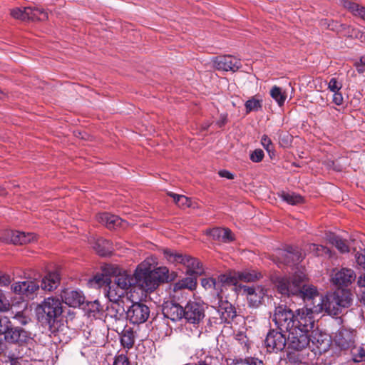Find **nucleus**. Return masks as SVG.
<instances>
[{
  "mask_svg": "<svg viewBox=\"0 0 365 365\" xmlns=\"http://www.w3.org/2000/svg\"><path fill=\"white\" fill-rule=\"evenodd\" d=\"M287 332L288 333L287 336V344L291 349L302 350L309 345L310 341L314 344L315 343L314 341L311 339L312 334L305 333V331L301 329L292 327Z\"/></svg>",
  "mask_w": 365,
  "mask_h": 365,
  "instance_id": "7",
  "label": "nucleus"
},
{
  "mask_svg": "<svg viewBox=\"0 0 365 365\" xmlns=\"http://www.w3.org/2000/svg\"><path fill=\"white\" fill-rule=\"evenodd\" d=\"M294 328L301 329L305 331V333L311 334L314 332V331H313L314 325L313 314L309 311V309L306 308L298 309L294 314Z\"/></svg>",
  "mask_w": 365,
  "mask_h": 365,
  "instance_id": "8",
  "label": "nucleus"
},
{
  "mask_svg": "<svg viewBox=\"0 0 365 365\" xmlns=\"http://www.w3.org/2000/svg\"><path fill=\"white\" fill-rule=\"evenodd\" d=\"M185 320L193 324H199L205 317L204 307L200 302L190 301L183 309Z\"/></svg>",
  "mask_w": 365,
  "mask_h": 365,
  "instance_id": "11",
  "label": "nucleus"
},
{
  "mask_svg": "<svg viewBox=\"0 0 365 365\" xmlns=\"http://www.w3.org/2000/svg\"><path fill=\"white\" fill-rule=\"evenodd\" d=\"M205 233L212 237L213 240L218 242H227L228 240V230L226 229L215 227L206 230Z\"/></svg>",
  "mask_w": 365,
  "mask_h": 365,
  "instance_id": "30",
  "label": "nucleus"
},
{
  "mask_svg": "<svg viewBox=\"0 0 365 365\" xmlns=\"http://www.w3.org/2000/svg\"><path fill=\"white\" fill-rule=\"evenodd\" d=\"M38 320L45 321L48 324L53 323L63 312L62 302L57 298H46L36 309Z\"/></svg>",
  "mask_w": 365,
  "mask_h": 365,
  "instance_id": "3",
  "label": "nucleus"
},
{
  "mask_svg": "<svg viewBox=\"0 0 365 365\" xmlns=\"http://www.w3.org/2000/svg\"><path fill=\"white\" fill-rule=\"evenodd\" d=\"M232 365H249L248 359H240L234 361Z\"/></svg>",
  "mask_w": 365,
  "mask_h": 365,
  "instance_id": "59",
  "label": "nucleus"
},
{
  "mask_svg": "<svg viewBox=\"0 0 365 365\" xmlns=\"http://www.w3.org/2000/svg\"><path fill=\"white\" fill-rule=\"evenodd\" d=\"M153 277L155 278L158 283L160 284L168 279V269L165 267H160L156 269H152Z\"/></svg>",
  "mask_w": 365,
  "mask_h": 365,
  "instance_id": "35",
  "label": "nucleus"
},
{
  "mask_svg": "<svg viewBox=\"0 0 365 365\" xmlns=\"http://www.w3.org/2000/svg\"><path fill=\"white\" fill-rule=\"evenodd\" d=\"M110 304L107 307V316L120 320L123 317L124 308L123 302H110Z\"/></svg>",
  "mask_w": 365,
  "mask_h": 365,
  "instance_id": "27",
  "label": "nucleus"
},
{
  "mask_svg": "<svg viewBox=\"0 0 365 365\" xmlns=\"http://www.w3.org/2000/svg\"><path fill=\"white\" fill-rule=\"evenodd\" d=\"M355 278L354 272L347 268L334 269L331 276L332 283L339 287H348L354 281Z\"/></svg>",
  "mask_w": 365,
  "mask_h": 365,
  "instance_id": "15",
  "label": "nucleus"
},
{
  "mask_svg": "<svg viewBox=\"0 0 365 365\" xmlns=\"http://www.w3.org/2000/svg\"><path fill=\"white\" fill-rule=\"evenodd\" d=\"M97 219L99 222L104 225L109 229L121 226L123 223V220L118 216L107 212L98 214Z\"/></svg>",
  "mask_w": 365,
  "mask_h": 365,
  "instance_id": "25",
  "label": "nucleus"
},
{
  "mask_svg": "<svg viewBox=\"0 0 365 365\" xmlns=\"http://www.w3.org/2000/svg\"><path fill=\"white\" fill-rule=\"evenodd\" d=\"M183 307L173 302H166L163 306V314L172 321H178L182 318Z\"/></svg>",
  "mask_w": 365,
  "mask_h": 365,
  "instance_id": "21",
  "label": "nucleus"
},
{
  "mask_svg": "<svg viewBox=\"0 0 365 365\" xmlns=\"http://www.w3.org/2000/svg\"><path fill=\"white\" fill-rule=\"evenodd\" d=\"M29 21H46L48 19V13L43 9L27 7Z\"/></svg>",
  "mask_w": 365,
  "mask_h": 365,
  "instance_id": "31",
  "label": "nucleus"
},
{
  "mask_svg": "<svg viewBox=\"0 0 365 365\" xmlns=\"http://www.w3.org/2000/svg\"><path fill=\"white\" fill-rule=\"evenodd\" d=\"M261 143L262 146L268 151L270 152V147L272 145V141L270 138L267 136L264 135L262 137Z\"/></svg>",
  "mask_w": 365,
  "mask_h": 365,
  "instance_id": "55",
  "label": "nucleus"
},
{
  "mask_svg": "<svg viewBox=\"0 0 365 365\" xmlns=\"http://www.w3.org/2000/svg\"><path fill=\"white\" fill-rule=\"evenodd\" d=\"M88 306V312L92 314L93 317H95L96 314H99L103 310V307L98 300L90 302Z\"/></svg>",
  "mask_w": 365,
  "mask_h": 365,
  "instance_id": "44",
  "label": "nucleus"
},
{
  "mask_svg": "<svg viewBox=\"0 0 365 365\" xmlns=\"http://www.w3.org/2000/svg\"><path fill=\"white\" fill-rule=\"evenodd\" d=\"M11 282V278L9 274H0V286L7 287Z\"/></svg>",
  "mask_w": 365,
  "mask_h": 365,
  "instance_id": "53",
  "label": "nucleus"
},
{
  "mask_svg": "<svg viewBox=\"0 0 365 365\" xmlns=\"http://www.w3.org/2000/svg\"><path fill=\"white\" fill-rule=\"evenodd\" d=\"M248 363L249 365H263L261 360L255 358L248 359Z\"/></svg>",
  "mask_w": 365,
  "mask_h": 365,
  "instance_id": "58",
  "label": "nucleus"
},
{
  "mask_svg": "<svg viewBox=\"0 0 365 365\" xmlns=\"http://www.w3.org/2000/svg\"><path fill=\"white\" fill-rule=\"evenodd\" d=\"M262 99L257 96H254L247 101L245 108L247 113L252 111H258L262 108Z\"/></svg>",
  "mask_w": 365,
  "mask_h": 365,
  "instance_id": "37",
  "label": "nucleus"
},
{
  "mask_svg": "<svg viewBox=\"0 0 365 365\" xmlns=\"http://www.w3.org/2000/svg\"><path fill=\"white\" fill-rule=\"evenodd\" d=\"M198 276H190L179 280L174 284V290L182 289H193L197 285V278Z\"/></svg>",
  "mask_w": 365,
  "mask_h": 365,
  "instance_id": "29",
  "label": "nucleus"
},
{
  "mask_svg": "<svg viewBox=\"0 0 365 365\" xmlns=\"http://www.w3.org/2000/svg\"><path fill=\"white\" fill-rule=\"evenodd\" d=\"M263 158L264 152L261 149H256L250 154V159L255 163L260 162Z\"/></svg>",
  "mask_w": 365,
  "mask_h": 365,
  "instance_id": "50",
  "label": "nucleus"
},
{
  "mask_svg": "<svg viewBox=\"0 0 365 365\" xmlns=\"http://www.w3.org/2000/svg\"><path fill=\"white\" fill-rule=\"evenodd\" d=\"M274 261L276 263L289 264L291 263H297L301 261L302 257L297 250L291 248L290 250H278L274 255Z\"/></svg>",
  "mask_w": 365,
  "mask_h": 365,
  "instance_id": "19",
  "label": "nucleus"
},
{
  "mask_svg": "<svg viewBox=\"0 0 365 365\" xmlns=\"http://www.w3.org/2000/svg\"><path fill=\"white\" fill-rule=\"evenodd\" d=\"M120 342L123 347L127 349L132 348L135 343L134 331L131 329L123 330L120 337Z\"/></svg>",
  "mask_w": 365,
  "mask_h": 365,
  "instance_id": "32",
  "label": "nucleus"
},
{
  "mask_svg": "<svg viewBox=\"0 0 365 365\" xmlns=\"http://www.w3.org/2000/svg\"><path fill=\"white\" fill-rule=\"evenodd\" d=\"M14 319L17 320L19 324L25 325L28 322V318L22 312H17L14 316Z\"/></svg>",
  "mask_w": 365,
  "mask_h": 365,
  "instance_id": "52",
  "label": "nucleus"
},
{
  "mask_svg": "<svg viewBox=\"0 0 365 365\" xmlns=\"http://www.w3.org/2000/svg\"><path fill=\"white\" fill-rule=\"evenodd\" d=\"M271 97L277 103L279 106H282L287 99V94L282 89L274 86L270 90Z\"/></svg>",
  "mask_w": 365,
  "mask_h": 365,
  "instance_id": "33",
  "label": "nucleus"
},
{
  "mask_svg": "<svg viewBox=\"0 0 365 365\" xmlns=\"http://www.w3.org/2000/svg\"><path fill=\"white\" fill-rule=\"evenodd\" d=\"M11 16L18 20L21 21H29V14L27 11V7L20 8L16 7L11 10Z\"/></svg>",
  "mask_w": 365,
  "mask_h": 365,
  "instance_id": "39",
  "label": "nucleus"
},
{
  "mask_svg": "<svg viewBox=\"0 0 365 365\" xmlns=\"http://www.w3.org/2000/svg\"><path fill=\"white\" fill-rule=\"evenodd\" d=\"M113 365H130V364L128 356L121 354L115 356Z\"/></svg>",
  "mask_w": 365,
  "mask_h": 365,
  "instance_id": "46",
  "label": "nucleus"
},
{
  "mask_svg": "<svg viewBox=\"0 0 365 365\" xmlns=\"http://www.w3.org/2000/svg\"><path fill=\"white\" fill-rule=\"evenodd\" d=\"M93 250L101 256H106L112 252L111 242L103 238L93 240L91 242Z\"/></svg>",
  "mask_w": 365,
  "mask_h": 365,
  "instance_id": "26",
  "label": "nucleus"
},
{
  "mask_svg": "<svg viewBox=\"0 0 365 365\" xmlns=\"http://www.w3.org/2000/svg\"><path fill=\"white\" fill-rule=\"evenodd\" d=\"M351 303L350 292L346 289H338L334 294L326 295L325 312L329 315H337L342 308Z\"/></svg>",
  "mask_w": 365,
  "mask_h": 365,
  "instance_id": "4",
  "label": "nucleus"
},
{
  "mask_svg": "<svg viewBox=\"0 0 365 365\" xmlns=\"http://www.w3.org/2000/svg\"><path fill=\"white\" fill-rule=\"evenodd\" d=\"M10 326V320L9 317L5 316H0V335L4 334L6 330Z\"/></svg>",
  "mask_w": 365,
  "mask_h": 365,
  "instance_id": "49",
  "label": "nucleus"
},
{
  "mask_svg": "<svg viewBox=\"0 0 365 365\" xmlns=\"http://www.w3.org/2000/svg\"><path fill=\"white\" fill-rule=\"evenodd\" d=\"M163 253L169 262L182 264L186 274L190 276H200L205 272L202 264L197 258L174 252L170 250H165Z\"/></svg>",
  "mask_w": 365,
  "mask_h": 365,
  "instance_id": "2",
  "label": "nucleus"
},
{
  "mask_svg": "<svg viewBox=\"0 0 365 365\" xmlns=\"http://www.w3.org/2000/svg\"><path fill=\"white\" fill-rule=\"evenodd\" d=\"M354 66L359 73H362L365 71V66L361 64L359 61H355Z\"/></svg>",
  "mask_w": 365,
  "mask_h": 365,
  "instance_id": "57",
  "label": "nucleus"
},
{
  "mask_svg": "<svg viewBox=\"0 0 365 365\" xmlns=\"http://www.w3.org/2000/svg\"><path fill=\"white\" fill-rule=\"evenodd\" d=\"M261 277L260 274H257L256 272H242L239 277L241 280H243L245 282H252L257 279H259Z\"/></svg>",
  "mask_w": 365,
  "mask_h": 365,
  "instance_id": "45",
  "label": "nucleus"
},
{
  "mask_svg": "<svg viewBox=\"0 0 365 365\" xmlns=\"http://www.w3.org/2000/svg\"><path fill=\"white\" fill-rule=\"evenodd\" d=\"M127 319L133 324H140L147 321L150 316L149 307L140 302L133 303L126 312Z\"/></svg>",
  "mask_w": 365,
  "mask_h": 365,
  "instance_id": "9",
  "label": "nucleus"
},
{
  "mask_svg": "<svg viewBox=\"0 0 365 365\" xmlns=\"http://www.w3.org/2000/svg\"><path fill=\"white\" fill-rule=\"evenodd\" d=\"M40 285L36 280L19 282L11 285V290L29 299H33Z\"/></svg>",
  "mask_w": 365,
  "mask_h": 365,
  "instance_id": "13",
  "label": "nucleus"
},
{
  "mask_svg": "<svg viewBox=\"0 0 365 365\" xmlns=\"http://www.w3.org/2000/svg\"><path fill=\"white\" fill-rule=\"evenodd\" d=\"M240 291L246 294L249 304L251 307H258L263 297L265 295L266 291L261 286L257 287H240Z\"/></svg>",
  "mask_w": 365,
  "mask_h": 365,
  "instance_id": "18",
  "label": "nucleus"
},
{
  "mask_svg": "<svg viewBox=\"0 0 365 365\" xmlns=\"http://www.w3.org/2000/svg\"><path fill=\"white\" fill-rule=\"evenodd\" d=\"M358 284L359 287H365V273L359 278Z\"/></svg>",
  "mask_w": 365,
  "mask_h": 365,
  "instance_id": "61",
  "label": "nucleus"
},
{
  "mask_svg": "<svg viewBox=\"0 0 365 365\" xmlns=\"http://www.w3.org/2000/svg\"><path fill=\"white\" fill-rule=\"evenodd\" d=\"M342 88L341 83L339 82L335 78H331L328 83V88L333 93L339 91Z\"/></svg>",
  "mask_w": 365,
  "mask_h": 365,
  "instance_id": "47",
  "label": "nucleus"
},
{
  "mask_svg": "<svg viewBox=\"0 0 365 365\" xmlns=\"http://www.w3.org/2000/svg\"><path fill=\"white\" fill-rule=\"evenodd\" d=\"M62 301L67 305L72 307L81 306L83 302L85 297L80 291L66 289L61 293Z\"/></svg>",
  "mask_w": 365,
  "mask_h": 365,
  "instance_id": "22",
  "label": "nucleus"
},
{
  "mask_svg": "<svg viewBox=\"0 0 365 365\" xmlns=\"http://www.w3.org/2000/svg\"><path fill=\"white\" fill-rule=\"evenodd\" d=\"M329 242L341 253H346L349 252V246L347 242L339 237L332 236L329 238Z\"/></svg>",
  "mask_w": 365,
  "mask_h": 365,
  "instance_id": "36",
  "label": "nucleus"
},
{
  "mask_svg": "<svg viewBox=\"0 0 365 365\" xmlns=\"http://www.w3.org/2000/svg\"><path fill=\"white\" fill-rule=\"evenodd\" d=\"M112 281L118 284L120 287L127 291L133 285L135 284V276L128 274L126 271H122L118 267L112 268Z\"/></svg>",
  "mask_w": 365,
  "mask_h": 365,
  "instance_id": "17",
  "label": "nucleus"
},
{
  "mask_svg": "<svg viewBox=\"0 0 365 365\" xmlns=\"http://www.w3.org/2000/svg\"><path fill=\"white\" fill-rule=\"evenodd\" d=\"M60 284V276L56 272H49L41 279V288L44 291H52Z\"/></svg>",
  "mask_w": 365,
  "mask_h": 365,
  "instance_id": "24",
  "label": "nucleus"
},
{
  "mask_svg": "<svg viewBox=\"0 0 365 365\" xmlns=\"http://www.w3.org/2000/svg\"><path fill=\"white\" fill-rule=\"evenodd\" d=\"M352 361L355 363L365 361V350L362 346H353L351 349Z\"/></svg>",
  "mask_w": 365,
  "mask_h": 365,
  "instance_id": "38",
  "label": "nucleus"
},
{
  "mask_svg": "<svg viewBox=\"0 0 365 365\" xmlns=\"http://www.w3.org/2000/svg\"><path fill=\"white\" fill-rule=\"evenodd\" d=\"M282 200L285 201L289 205H295L303 202V198L301 195L294 192H283L280 194Z\"/></svg>",
  "mask_w": 365,
  "mask_h": 365,
  "instance_id": "34",
  "label": "nucleus"
},
{
  "mask_svg": "<svg viewBox=\"0 0 365 365\" xmlns=\"http://www.w3.org/2000/svg\"><path fill=\"white\" fill-rule=\"evenodd\" d=\"M6 98V93L0 89V100H4Z\"/></svg>",
  "mask_w": 365,
  "mask_h": 365,
  "instance_id": "63",
  "label": "nucleus"
},
{
  "mask_svg": "<svg viewBox=\"0 0 365 365\" xmlns=\"http://www.w3.org/2000/svg\"><path fill=\"white\" fill-rule=\"evenodd\" d=\"M36 240V235L31 232H24L16 230H5L0 233V240L14 245H23Z\"/></svg>",
  "mask_w": 365,
  "mask_h": 365,
  "instance_id": "10",
  "label": "nucleus"
},
{
  "mask_svg": "<svg viewBox=\"0 0 365 365\" xmlns=\"http://www.w3.org/2000/svg\"><path fill=\"white\" fill-rule=\"evenodd\" d=\"M356 260L360 267L365 269V250L362 253L356 254Z\"/></svg>",
  "mask_w": 365,
  "mask_h": 365,
  "instance_id": "54",
  "label": "nucleus"
},
{
  "mask_svg": "<svg viewBox=\"0 0 365 365\" xmlns=\"http://www.w3.org/2000/svg\"><path fill=\"white\" fill-rule=\"evenodd\" d=\"M135 284L145 292H153L159 286L155 278L153 277L151 264L147 260L138 266L135 272Z\"/></svg>",
  "mask_w": 365,
  "mask_h": 365,
  "instance_id": "5",
  "label": "nucleus"
},
{
  "mask_svg": "<svg viewBox=\"0 0 365 365\" xmlns=\"http://www.w3.org/2000/svg\"><path fill=\"white\" fill-rule=\"evenodd\" d=\"M294 314L286 306L276 307L273 314V321L282 331L290 330L294 325Z\"/></svg>",
  "mask_w": 365,
  "mask_h": 365,
  "instance_id": "6",
  "label": "nucleus"
},
{
  "mask_svg": "<svg viewBox=\"0 0 365 365\" xmlns=\"http://www.w3.org/2000/svg\"><path fill=\"white\" fill-rule=\"evenodd\" d=\"M332 101L336 105L341 106L344 101V98H343L342 94L339 91H337L336 93H334Z\"/></svg>",
  "mask_w": 365,
  "mask_h": 365,
  "instance_id": "56",
  "label": "nucleus"
},
{
  "mask_svg": "<svg viewBox=\"0 0 365 365\" xmlns=\"http://www.w3.org/2000/svg\"><path fill=\"white\" fill-rule=\"evenodd\" d=\"M111 279L110 277L105 275L103 274H96L92 279L89 281V283L92 286L101 287L103 285L105 287L108 285L109 280Z\"/></svg>",
  "mask_w": 365,
  "mask_h": 365,
  "instance_id": "41",
  "label": "nucleus"
},
{
  "mask_svg": "<svg viewBox=\"0 0 365 365\" xmlns=\"http://www.w3.org/2000/svg\"><path fill=\"white\" fill-rule=\"evenodd\" d=\"M354 34L356 38H359L361 39V41H363V38H365V36L362 33H361L359 31H356L354 29L352 30L351 36Z\"/></svg>",
  "mask_w": 365,
  "mask_h": 365,
  "instance_id": "60",
  "label": "nucleus"
},
{
  "mask_svg": "<svg viewBox=\"0 0 365 365\" xmlns=\"http://www.w3.org/2000/svg\"><path fill=\"white\" fill-rule=\"evenodd\" d=\"M242 64L240 59L235 56H230V71H236L241 68Z\"/></svg>",
  "mask_w": 365,
  "mask_h": 365,
  "instance_id": "48",
  "label": "nucleus"
},
{
  "mask_svg": "<svg viewBox=\"0 0 365 365\" xmlns=\"http://www.w3.org/2000/svg\"><path fill=\"white\" fill-rule=\"evenodd\" d=\"M202 286L207 289L214 288L217 291V294L220 301L223 299V292L228 287V275L221 274L217 279L214 278H204L201 280Z\"/></svg>",
  "mask_w": 365,
  "mask_h": 365,
  "instance_id": "12",
  "label": "nucleus"
},
{
  "mask_svg": "<svg viewBox=\"0 0 365 365\" xmlns=\"http://www.w3.org/2000/svg\"><path fill=\"white\" fill-rule=\"evenodd\" d=\"M342 4L344 7L347 9L354 16H359L365 21V7L349 0H343Z\"/></svg>",
  "mask_w": 365,
  "mask_h": 365,
  "instance_id": "28",
  "label": "nucleus"
},
{
  "mask_svg": "<svg viewBox=\"0 0 365 365\" xmlns=\"http://www.w3.org/2000/svg\"><path fill=\"white\" fill-rule=\"evenodd\" d=\"M356 331L354 330L341 329L336 334L334 341L341 350L351 349L355 344Z\"/></svg>",
  "mask_w": 365,
  "mask_h": 365,
  "instance_id": "16",
  "label": "nucleus"
},
{
  "mask_svg": "<svg viewBox=\"0 0 365 365\" xmlns=\"http://www.w3.org/2000/svg\"><path fill=\"white\" fill-rule=\"evenodd\" d=\"M219 175L221 177L228 178V171L226 170H220Z\"/></svg>",
  "mask_w": 365,
  "mask_h": 365,
  "instance_id": "62",
  "label": "nucleus"
},
{
  "mask_svg": "<svg viewBox=\"0 0 365 365\" xmlns=\"http://www.w3.org/2000/svg\"><path fill=\"white\" fill-rule=\"evenodd\" d=\"M361 64L365 66V55L361 56L360 59L358 61Z\"/></svg>",
  "mask_w": 365,
  "mask_h": 365,
  "instance_id": "64",
  "label": "nucleus"
},
{
  "mask_svg": "<svg viewBox=\"0 0 365 365\" xmlns=\"http://www.w3.org/2000/svg\"><path fill=\"white\" fill-rule=\"evenodd\" d=\"M305 273L299 270L292 275L277 279L276 286L282 295H299L306 303V309L312 314L325 312L326 296L318 293L314 286L305 285Z\"/></svg>",
  "mask_w": 365,
  "mask_h": 365,
  "instance_id": "1",
  "label": "nucleus"
},
{
  "mask_svg": "<svg viewBox=\"0 0 365 365\" xmlns=\"http://www.w3.org/2000/svg\"><path fill=\"white\" fill-rule=\"evenodd\" d=\"M286 344H287V336L275 330L270 331L265 339V345L270 352L283 350Z\"/></svg>",
  "mask_w": 365,
  "mask_h": 365,
  "instance_id": "14",
  "label": "nucleus"
},
{
  "mask_svg": "<svg viewBox=\"0 0 365 365\" xmlns=\"http://www.w3.org/2000/svg\"><path fill=\"white\" fill-rule=\"evenodd\" d=\"M4 335L6 341L12 344L24 343L29 338V334L26 331L19 327H12L11 322Z\"/></svg>",
  "mask_w": 365,
  "mask_h": 365,
  "instance_id": "20",
  "label": "nucleus"
},
{
  "mask_svg": "<svg viewBox=\"0 0 365 365\" xmlns=\"http://www.w3.org/2000/svg\"><path fill=\"white\" fill-rule=\"evenodd\" d=\"M125 292L126 291L113 282L112 279L109 280L108 285L105 287V295L110 302H122L121 298Z\"/></svg>",
  "mask_w": 365,
  "mask_h": 365,
  "instance_id": "23",
  "label": "nucleus"
},
{
  "mask_svg": "<svg viewBox=\"0 0 365 365\" xmlns=\"http://www.w3.org/2000/svg\"><path fill=\"white\" fill-rule=\"evenodd\" d=\"M9 308V304L3 293L2 290L0 289V311L5 312L7 311Z\"/></svg>",
  "mask_w": 365,
  "mask_h": 365,
  "instance_id": "51",
  "label": "nucleus"
},
{
  "mask_svg": "<svg viewBox=\"0 0 365 365\" xmlns=\"http://www.w3.org/2000/svg\"><path fill=\"white\" fill-rule=\"evenodd\" d=\"M168 195L173 198L176 205L180 207H189L191 205L190 200L185 195H178L173 192H169Z\"/></svg>",
  "mask_w": 365,
  "mask_h": 365,
  "instance_id": "40",
  "label": "nucleus"
},
{
  "mask_svg": "<svg viewBox=\"0 0 365 365\" xmlns=\"http://www.w3.org/2000/svg\"><path fill=\"white\" fill-rule=\"evenodd\" d=\"M307 250L318 256L324 254L329 255V250L328 248L317 244L308 245Z\"/></svg>",
  "mask_w": 365,
  "mask_h": 365,
  "instance_id": "43",
  "label": "nucleus"
},
{
  "mask_svg": "<svg viewBox=\"0 0 365 365\" xmlns=\"http://www.w3.org/2000/svg\"><path fill=\"white\" fill-rule=\"evenodd\" d=\"M214 66L218 70L223 72L228 71V63L227 61V56H216L214 60Z\"/></svg>",
  "mask_w": 365,
  "mask_h": 365,
  "instance_id": "42",
  "label": "nucleus"
}]
</instances>
